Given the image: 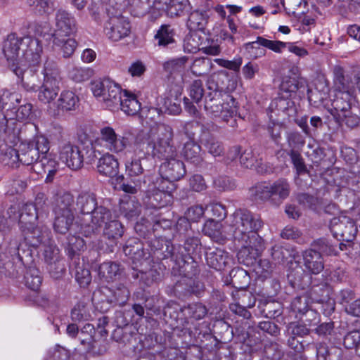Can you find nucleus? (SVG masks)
I'll list each match as a JSON object with an SVG mask.
<instances>
[{"mask_svg": "<svg viewBox=\"0 0 360 360\" xmlns=\"http://www.w3.org/2000/svg\"><path fill=\"white\" fill-rule=\"evenodd\" d=\"M123 251L134 264L139 263L141 266L144 264H150L152 262L150 254L145 252L143 244L137 238L127 241Z\"/></svg>", "mask_w": 360, "mask_h": 360, "instance_id": "obj_19", "label": "nucleus"}, {"mask_svg": "<svg viewBox=\"0 0 360 360\" xmlns=\"http://www.w3.org/2000/svg\"><path fill=\"white\" fill-rule=\"evenodd\" d=\"M124 165L126 174L130 177L139 176L143 173L144 169L140 158L131 156L125 160Z\"/></svg>", "mask_w": 360, "mask_h": 360, "instance_id": "obj_52", "label": "nucleus"}, {"mask_svg": "<svg viewBox=\"0 0 360 360\" xmlns=\"http://www.w3.org/2000/svg\"><path fill=\"white\" fill-rule=\"evenodd\" d=\"M271 183L262 182L257 184L252 188L256 199L267 200L273 198Z\"/></svg>", "mask_w": 360, "mask_h": 360, "instance_id": "obj_56", "label": "nucleus"}, {"mask_svg": "<svg viewBox=\"0 0 360 360\" xmlns=\"http://www.w3.org/2000/svg\"><path fill=\"white\" fill-rule=\"evenodd\" d=\"M231 219L229 226L234 241L241 246L238 259L245 265H251L265 249L264 240L257 233L263 223L258 216L247 210L235 211Z\"/></svg>", "mask_w": 360, "mask_h": 360, "instance_id": "obj_1", "label": "nucleus"}, {"mask_svg": "<svg viewBox=\"0 0 360 360\" xmlns=\"http://www.w3.org/2000/svg\"><path fill=\"white\" fill-rule=\"evenodd\" d=\"M56 136H58L59 158L71 169H80L83 165L82 155L79 148L65 139V129L60 125L54 126Z\"/></svg>", "mask_w": 360, "mask_h": 360, "instance_id": "obj_6", "label": "nucleus"}, {"mask_svg": "<svg viewBox=\"0 0 360 360\" xmlns=\"http://www.w3.org/2000/svg\"><path fill=\"white\" fill-rule=\"evenodd\" d=\"M208 18L207 11H194L189 14L187 27L191 31L202 30L207 22Z\"/></svg>", "mask_w": 360, "mask_h": 360, "instance_id": "obj_38", "label": "nucleus"}, {"mask_svg": "<svg viewBox=\"0 0 360 360\" xmlns=\"http://www.w3.org/2000/svg\"><path fill=\"white\" fill-rule=\"evenodd\" d=\"M62 41H56V39H53L54 45L60 47L64 58L70 57L75 51L77 43L75 39L70 37H61Z\"/></svg>", "mask_w": 360, "mask_h": 360, "instance_id": "obj_54", "label": "nucleus"}, {"mask_svg": "<svg viewBox=\"0 0 360 360\" xmlns=\"http://www.w3.org/2000/svg\"><path fill=\"white\" fill-rule=\"evenodd\" d=\"M302 86V79L292 78L291 76H285L281 82V91L286 93H295Z\"/></svg>", "mask_w": 360, "mask_h": 360, "instance_id": "obj_58", "label": "nucleus"}, {"mask_svg": "<svg viewBox=\"0 0 360 360\" xmlns=\"http://www.w3.org/2000/svg\"><path fill=\"white\" fill-rule=\"evenodd\" d=\"M163 108L169 115H177L181 112V98L177 96H168L164 99Z\"/></svg>", "mask_w": 360, "mask_h": 360, "instance_id": "obj_55", "label": "nucleus"}, {"mask_svg": "<svg viewBox=\"0 0 360 360\" xmlns=\"http://www.w3.org/2000/svg\"><path fill=\"white\" fill-rule=\"evenodd\" d=\"M202 231L205 235L218 240L222 238V224L220 221L209 219L205 222Z\"/></svg>", "mask_w": 360, "mask_h": 360, "instance_id": "obj_47", "label": "nucleus"}, {"mask_svg": "<svg viewBox=\"0 0 360 360\" xmlns=\"http://www.w3.org/2000/svg\"><path fill=\"white\" fill-rule=\"evenodd\" d=\"M288 42H283L278 40H269L262 37H258L255 41L245 44L246 49H253L256 48V45L262 46L269 50L276 53H281L287 47Z\"/></svg>", "mask_w": 360, "mask_h": 360, "instance_id": "obj_34", "label": "nucleus"}, {"mask_svg": "<svg viewBox=\"0 0 360 360\" xmlns=\"http://www.w3.org/2000/svg\"><path fill=\"white\" fill-rule=\"evenodd\" d=\"M22 38L18 37L15 34H10L4 42L3 52L7 60L11 63L12 70L18 66V58L20 50L23 48Z\"/></svg>", "mask_w": 360, "mask_h": 360, "instance_id": "obj_20", "label": "nucleus"}, {"mask_svg": "<svg viewBox=\"0 0 360 360\" xmlns=\"http://www.w3.org/2000/svg\"><path fill=\"white\" fill-rule=\"evenodd\" d=\"M13 72L21 77V82L23 88L27 91H36L39 86L37 75L32 70H24L19 66H16Z\"/></svg>", "mask_w": 360, "mask_h": 360, "instance_id": "obj_31", "label": "nucleus"}, {"mask_svg": "<svg viewBox=\"0 0 360 360\" xmlns=\"http://www.w3.org/2000/svg\"><path fill=\"white\" fill-rule=\"evenodd\" d=\"M174 190V185L173 183H169V185L160 183L158 186V191L150 197V203L155 207H165L171 202L172 192Z\"/></svg>", "mask_w": 360, "mask_h": 360, "instance_id": "obj_27", "label": "nucleus"}, {"mask_svg": "<svg viewBox=\"0 0 360 360\" xmlns=\"http://www.w3.org/2000/svg\"><path fill=\"white\" fill-rule=\"evenodd\" d=\"M39 217H40L39 212L36 211L34 205H33L32 203H26L23 206L22 212L19 215L20 229L36 223Z\"/></svg>", "mask_w": 360, "mask_h": 360, "instance_id": "obj_40", "label": "nucleus"}, {"mask_svg": "<svg viewBox=\"0 0 360 360\" xmlns=\"http://www.w3.org/2000/svg\"><path fill=\"white\" fill-rule=\"evenodd\" d=\"M27 3L33 11L39 14L48 13L53 8L51 0H27Z\"/></svg>", "mask_w": 360, "mask_h": 360, "instance_id": "obj_60", "label": "nucleus"}, {"mask_svg": "<svg viewBox=\"0 0 360 360\" xmlns=\"http://www.w3.org/2000/svg\"><path fill=\"white\" fill-rule=\"evenodd\" d=\"M309 297L306 295L298 296L295 297L291 303V309L295 313L296 317L302 319V316L305 319L303 321L309 325L316 324L318 319L317 313L309 309Z\"/></svg>", "mask_w": 360, "mask_h": 360, "instance_id": "obj_17", "label": "nucleus"}, {"mask_svg": "<svg viewBox=\"0 0 360 360\" xmlns=\"http://www.w3.org/2000/svg\"><path fill=\"white\" fill-rule=\"evenodd\" d=\"M25 242L30 246L39 248L51 238L49 228L43 224H33L20 229Z\"/></svg>", "mask_w": 360, "mask_h": 360, "instance_id": "obj_13", "label": "nucleus"}, {"mask_svg": "<svg viewBox=\"0 0 360 360\" xmlns=\"http://www.w3.org/2000/svg\"><path fill=\"white\" fill-rule=\"evenodd\" d=\"M90 89L99 102H102L110 110L119 109L120 94L122 89L110 79L93 81Z\"/></svg>", "mask_w": 360, "mask_h": 360, "instance_id": "obj_5", "label": "nucleus"}, {"mask_svg": "<svg viewBox=\"0 0 360 360\" xmlns=\"http://www.w3.org/2000/svg\"><path fill=\"white\" fill-rule=\"evenodd\" d=\"M274 6L279 8L281 5L288 13H295L302 6L307 4L305 0H274Z\"/></svg>", "mask_w": 360, "mask_h": 360, "instance_id": "obj_57", "label": "nucleus"}, {"mask_svg": "<svg viewBox=\"0 0 360 360\" xmlns=\"http://www.w3.org/2000/svg\"><path fill=\"white\" fill-rule=\"evenodd\" d=\"M111 219V211L104 206L98 205L87 217L82 219L80 233L85 237H91L98 233L101 227L105 226Z\"/></svg>", "mask_w": 360, "mask_h": 360, "instance_id": "obj_10", "label": "nucleus"}, {"mask_svg": "<svg viewBox=\"0 0 360 360\" xmlns=\"http://www.w3.org/2000/svg\"><path fill=\"white\" fill-rule=\"evenodd\" d=\"M39 159L38 152L34 148V143L22 142L19 145L18 161L23 165H30L35 164V166L39 165Z\"/></svg>", "mask_w": 360, "mask_h": 360, "instance_id": "obj_28", "label": "nucleus"}, {"mask_svg": "<svg viewBox=\"0 0 360 360\" xmlns=\"http://www.w3.org/2000/svg\"><path fill=\"white\" fill-rule=\"evenodd\" d=\"M75 279L81 287H86L91 281L90 271L82 266H77L75 271Z\"/></svg>", "mask_w": 360, "mask_h": 360, "instance_id": "obj_64", "label": "nucleus"}, {"mask_svg": "<svg viewBox=\"0 0 360 360\" xmlns=\"http://www.w3.org/2000/svg\"><path fill=\"white\" fill-rule=\"evenodd\" d=\"M79 103V97L75 92L70 90L63 91L57 101L54 103L56 109L53 115H58L60 112L74 110Z\"/></svg>", "mask_w": 360, "mask_h": 360, "instance_id": "obj_22", "label": "nucleus"}, {"mask_svg": "<svg viewBox=\"0 0 360 360\" xmlns=\"http://www.w3.org/2000/svg\"><path fill=\"white\" fill-rule=\"evenodd\" d=\"M330 228L335 237H340V240L345 241H352L357 233L354 221L346 215L332 219Z\"/></svg>", "mask_w": 360, "mask_h": 360, "instance_id": "obj_12", "label": "nucleus"}, {"mask_svg": "<svg viewBox=\"0 0 360 360\" xmlns=\"http://www.w3.org/2000/svg\"><path fill=\"white\" fill-rule=\"evenodd\" d=\"M136 139V145L148 155L158 159H169L176 155V149L172 144L173 130L165 124L159 123L152 127L142 143Z\"/></svg>", "mask_w": 360, "mask_h": 360, "instance_id": "obj_2", "label": "nucleus"}, {"mask_svg": "<svg viewBox=\"0 0 360 360\" xmlns=\"http://www.w3.org/2000/svg\"><path fill=\"white\" fill-rule=\"evenodd\" d=\"M97 206V200L94 193H82L77 198L76 209L84 215V218L87 217Z\"/></svg>", "mask_w": 360, "mask_h": 360, "instance_id": "obj_29", "label": "nucleus"}, {"mask_svg": "<svg viewBox=\"0 0 360 360\" xmlns=\"http://www.w3.org/2000/svg\"><path fill=\"white\" fill-rule=\"evenodd\" d=\"M119 97V108L125 114L135 115L140 111L141 103L134 94L128 90H122Z\"/></svg>", "mask_w": 360, "mask_h": 360, "instance_id": "obj_24", "label": "nucleus"}, {"mask_svg": "<svg viewBox=\"0 0 360 360\" xmlns=\"http://www.w3.org/2000/svg\"><path fill=\"white\" fill-rule=\"evenodd\" d=\"M95 4L99 3L104 7L108 19L104 24L103 31L105 36L112 41H118L131 33L129 20L122 15V0H93Z\"/></svg>", "mask_w": 360, "mask_h": 360, "instance_id": "obj_4", "label": "nucleus"}, {"mask_svg": "<svg viewBox=\"0 0 360 360\" xmlns=\"http://www.w3.org/2000/svg\"><path fill=\"white\" fill-rule=\"evenodd\" d=\"M44 82L38 89V100L48 104L53 101L58 96V70L55 63L46 61L43 69Z\"/></svg>", "mask_w": 360, "mask_h": 360, "instance_id": "obj_8", "label": "nucleus"}, {"mask_svg": "<svg viewBox=\"0 0 360 360\" xmlns=\"http://www.w3.org/2000/svg\"><path fill=\"white\" fill-rule=\"evenodd\" d=\"M205 110L207 115L229 123L237 114V102L212 79L207 82Z\"/></svg>", "mask_w": 360, "mask_h": 360, "instance_id": "obj_3", "label": "nucleus"}, {"mask_svg": "<svg viewBox=\"0 0 360 360\" xmlns=\"http://www.w3.org/2000/svg\"><path fill=\"white\" fill-rule=\"evenodd\" d=\"M34 148L38 152V155H41L39 165L46 173V181H51L58 169V162L56 160L54 155L50 153L49 142L44 136L37 137L34 143Z\"/></svg>", "mask_w": 360, "mask_h": 360, "instance_id": "obj_11", "label": "nucleus"}, {"mask_svg": "<svg viewBox=\"0 0 360 360\" xmlns=\"http://www.w3.org/2000/svg\"><path fill=\"white\" fill-rule=\"evenodd\" d=\"M199 245L200 240L198 238H189L184 243L185 254L183 252L175 254L168 251L165 257L169 255L172 259L180 266L181 271L186 274V276L191 278L198 272L197 263L194 261L193 255L197 252Z\"/></svg>", "mask_w": 360, "mask_h": 360, "instance_id": "obj_9", "label": "nucleus"}, {"mask_svg": "<svg viewBox=\"0 0 360 360\" xmlns=\"http://www.w3.org/2000/svg\"><path fill=\"white\" fill-rule=\"evenodd\" d=\"M273 265L266 259H260L258 262L257 267L255 268V272L258 277L262 280H264L271 275L273 272Z\"/></svg>", "mask_w": 360, "mask_h": 360, "instance_id": "obj_61", "label": "nucleus"}, {"mask_svg": "<svg viewBox=\"0 0 360 360\" xmlns=\"http://www.w3.org/2000/svg\"><path fill=\"white\" fill-rule=\"evenodd\" d=\"M206 261L210 267L221 271L229 263V253L224 250L217 248L206 253Z\"/></svg>", "mask_w": 360, "mask_h": 360, "instance_id": "obj_30", "label": "nucleus"}, {"mask_svg": "<svg viewBox=\"0 0 360 360\" xmlns=\"http://www.w3.org/2000/svg\"><path fill=\"white\" fill-rule=\"evenodd\" d=\"M97 170L102 175L114 177L119 172L118 161L113 155L107 153L98 159Z\"/></svg>", "mask_w": 360, "mask_h": 360, "instance_id": "obj_25", "label": "nucleus"}, {"mask_svg": "<svg viewBox=\"0 0 360 360\" xmlns=\"http://www.w3.org/2000/svg\"><path fill=\"white\" fill-rule=\"evenodd\" d=\"M276 107L279 110L285 112L288 117H294L297 113V108L292 101L279 98L276 100Z\"/></svg>", "mask_w": 360, "mask_h": 360, "instance_id": "obj_63", "label": "nucleus"}, {"mask_svg": "<svg viewBox=\"0 0 360 360\" xmlns=\"http://www.w3.org/2000/svg\"><path fill=\"white\" fill-rule=\"evenodd\" d=\"M25 285L32 290L37 291L41 286L42 278L38 269L29 267L24 276Z\"/></svg>", "mask_w": 360, "mask_h": 360, "instance_id": "obj_44", "label": "nucleus"}, {"mask_svg": "<svg viewBox=\"0 0 360 360\" xmlns=\"http://www.w3.org/2000/svg\"><path fill=\"white\" fill-rule=\"evenodd\" d=\"M200 141L208 153L214 157L220 156L224 152L221 142L211 134L204 133L200 137Z\"/></svg>", "mask_w": 360, "mask_h": 360, "instance_id": "obj_39", "label": "nucleus"}, {"mask_svg": "<svg viewBox=\"0 0 360 360\" xmlns=\"http://www.w3.org/2000/svg\"><path fill=\"white\" fill-rule=\"evenodd\" d=\"M43 250V256L45 262L49 265V270L51 276L58 278L60 277L64 271L63 266L60 264V250L54 243L52 238L46 244L40 245Z\"/></svg>", "mask_w": 360, "mask_h": 360, "instance_id": "obj_15", "label": "nucleus"}, {"mask_svg": "<svg viewBox=\"0 0 360 360\" xmlns=\"http://www.w3.org/2000/svg\"><path fill=\"white\" fill-rule=\"evenodd\" d=\"M74 199L73 196L69 193H65L59 195L56 200L54 212L58 214H73Z\"/></svg>", "mask_w": 360, "mask_h": 360, "instance_id": "obj_45", "label": "nucleus"}, {"mask_svg": "<svg viewBox=\"0 0 360 360\" xmlns=\"http://www.w3.org/2000/svg\"><path fill=\"white\" fill-rule=\"evenodd\" d=\"M334 85L336 91H353L354 84L350 77L345 75L344 70L340 66H336L333 70Z\"/></svg>", "mask_w": 360, "mask_h": 360, "instance_id": "obj_36", "label": "nucleus"}, {"mask_svg": "<svg viewBox=\"0 0 360 360\" xmlns=\"http://www.w3.org/2000/svg\"><path fill=\"white\" fill-rule=\"evenodd\" d=\"M205 210V208L201 205H195L188 207L185 213L186 217L180 218L176 223L178 230L180 231L181 227L187 229L190 226L189 221H198L204 215Z\"/></svg>", "mask_w": 360, "mask_h": 360, "instance_id": "obj_33", "label": "nucleus"}, {"mask_svg": "<svg viewBox=\"0 0 360 360\" xmlns=\"http://www.w3.org/2000/svg\"><path fill=\"white\" fill-rule=\"evenodd\" d=\"M110 291L112 294L110 302H116L121 306L125 304L130 296L129 289L122 283L117 284Z\"/></svg>", "mask_w": 360, "mask_h": 360, "instance_id": "obj_50", "label": "nucleus"}, {"mask_svg": "<svg viewBox=\"0 0 360 360\" xmlns=\"http://www.w3.org/2000/svg\"><path fill=\"white\" fill-rule=\"evenodd\" d=\"M140 207V204L130 196H124L120 200V210L129 219H133L139 215Z\"/></svg>", "mask_w": 360, "mask_h": 360, "instance_id": "obj_35", "label": "nucleus"}, {"mask_svg": "<svg viewBox=\"0 0 360 360\" xmlns=\"http://www.w3.org/2000/svg\"><path fill=\"white\" fill-rule=\"evenodd\" d=\"M124 232L123 225L116 219H111L105 224L103 229V235L108 239L116 240L123 236Z\"/></svg>", "mask_w": 360, "mask_h": 360, "instance_id": "obj_43", "label": "nucleus"}, {"mask_svg": "<svg viewBox=\"0 0 360 360\" xmlns=\"http://www.w3.org/2000/svg\"><path fill=\"white\" fill-rule=\"evenodd\" d=\"M22 56L30 64L35 65L39 63L43 51L41 41L30 36L22 37Z\"/></svg>", "mask_w": 360, "mask_h": 360, "instance_id": "obj_18", "label": "nucleus"}, {"mask_svg": "<svg viewBox=\"0 0 360 360\" xmlns=\"http://www.w3.org/2000/svg\"><path fill=\"white\" fill-rule=\"evenodd\" d=\"M181 153L187 161L195 165H198L202 162L201 146L193 141L186 142Z\"/></svg>", "mask_w": 360, "mask_h": 360, "instance_id": "obj_32", "label": "nucleus"}, {"mask_svg": "<svg viewBox=\"0 0 360 360\" xmlns=\"http://www.w3.org/2000/svg\"><path fill=\"white\" fill-rule=\"evenodd\" d=\"M94 145L95 147H103L111 153H122L127 158L129 151L127 149L130 145V141L127 136L118 135L112 127H105L101 129Z\"/></svg>", "mask_w": 360, "mask_h": 360, "instance_id": "obj_7", "label": "nucleus"}, {"mask_svg": "<svg viewBox=\"0 0 360 360\" xmlns=\"http://www.w3.org/2000/svg\"><path fill=\"white\" fill-rule=\"evenodd\" d=\"M122 273L120 265L113 262H106L98 267V275L106 281H113L119 278Z\"/></svg>", "mask_w": 360, "mask_h": 360, "instance_id": "obj_37", "label": "nucleus"}, {"mask_svg": "<svg viewBox=\"0 0 360 360\" xmlns=\"http://www.w3.org/2000/svg\"><path fill=\"white\" fill-rule=\"evenodd\" d=\"M272 195L278 200L283 201L289 196L290 186L285 179H278L271 183Z\"/></svg>", "mask_w": 360, "mask_h": 360, "instance_id": "obj_42", "label": "nucleus"}, {"mask_svg": "<svg viewBox=\"0 0 360 360\" xmlns=\"http://www.w3.org/2000/svg\"><path fill=\"white\" fill-rule=\"evenodd\" d=\"M240 162L244 167L252 169L259 164V158L251 149H247L240 155Z\"/></svg>", "mask_w": 360, "mask_h": 360, "instance_id": "obj_59", "label": "nucleus"}, {"mask_svg": "<svg viewBox=\"0 0 360 360\" xmlns=\"http://www.w3.org/2000/svg\"><path fill=\"white\" fill-rule=\"evenodd\" d=\"M188 58L182 56L169 60L164 63L165 70L170 74L183 73L186 68Z\"/></svg>", "mask_w": 360, "mask_h": 360, "instance_id": "obj_51", "label": "nucleus"}, {"mask_svg": "<svg viewBox=\"0 0 360 360\" xmlns=\"http://www.w3.org/2000/svg\"><path fill=\"white\" fill-rule=\"evenodd\" d=\"M174 30L170 27V26L163 25L157 31L155 35V40L157 41V44L159 46L165 47L174 42Z\"/></svg>", "mask_w": 360, "mask_h": 360, "instance_id": "obj_46", "label": "nucleus"}, {"mask_svg": "<svg viewBox=\"0 0 360 360\" xmlns=\"http://www.w3.org/2000/svg\"><path fill=\"white\" fill-rule=\"evenodd\" d=\"M147 266H150V264H144L140 270L134 268L132 277L135 279L139 278L146 285H150L160 279V264L153 262L149 269H147Z\"/></svg>", "mask_w": 360, "mask_h": 360, "instance_id": "obj_23", "label": "nucleus"}, {"mask_svg": "<svg viewBox=\"0 0 360 360\" xmlns=\"http://www.w3.org/2000/svg\"><path fill=\"white\" fill-rule=\"evenodd\" d=\"M352 94L353 91H336L330 110L334 120H340L342 118L341 113H347L350 110Z\"/></svg>", "mask_w": 360, "mask_h": 360, "instance_id": "obj_21", "label": "nucleus"}, {"mask_svg": "<svg viewBox=\"0 0 360 360\" xmlns=\"http://www.w3.org/2000/svg\"><path fill=\"white\" fill-rule=\"evenodd\" d=\"M56 217L53 223V229L56 232L65 234L70 229L75 219L74 214H58L55 213Z\"/></svg>", "mask_w": 360, "mask_h": 360, "instance_id": "obj_41", "label": "nucleus"}, {"mask_svg": "<svg viewBox=\"0 0 360 360\" xmlns=\"http://www.w3.org/2000/svg\"><path fill=\"white\" fill-rule=\"evenodd\" d=\"M160 173L162 178L161 183L169 185V183L179 181L186 173L184 163L174 157L166 159L160 167Z\"/></svg>", "mask_w": 360, "mask_h": 360, "instance_id": "obj_16", "label": "nucleus"}, {"mask_svg": "<svg viewBox=\"0 0 360 360\" xmlns=\"http://www.w3.org/2000/svg\"><path fill=\"white\" fill-rule=\"evenodd\" d=\"M55 29L52 34L53 39L61 41V37H70L76 31L75 18L68 11L59 9L56 13Z\"/></svg>", "mask_w": 360, "mask_h": 360, "instance_id": "obj_14", "label": "nucleus"}, {"mask_svg": "<svg viewBox=\"0 0 360 360\" xmlns=\"http://www.w3.org/2000/svg\"><path fill=\"white\" fill-rule=\"evenodd\" d=\"M271 255L273 259L279 264L284 262L288 257H292L295 262H297L296 259L299 257L297 252L291 253L289 250L278 245H275L272 247Z\"/></svg>", "mask_w": 360, "mask_h": 360, "instance_id": "obj_49", "label": "nucleus"}, {"mask_svg": "<svg viewBox=\"0 0 360 360\" xmlns=\"http://www.w3.org/2000/svg\"><path fill=\"white\" fill-rule=\"evenodd\" d=\"M19 148L17 150L7 144L0 145V160L6 165L18 162Z\"/></svg>", "mask_w": 360, "mask_h": 360, "instance_id": "obj_53", "label": "nucleus"}, {"mask_svg": "<svg viewBox=\"0 0 360 360\" xmlns=\"http://www.w3.org/2000/svg\"><path fill=\"white\" fill-rule=\"evenodd\" d=\"M302 257L304 266L310 273L318 274L323 271V261L320 252L313 249L307 250L303 252Z\"/></svg>", "mask_w": 360, "mask_h": 360, "instance_id": "obj_26", "label": "nucleus"}, {"mask_svg": "<svg viewBox=\"0 0 360 360\" xmlns=\"http://www.w3.org/2000/svg\"><path fill=\"white\" fill-rule=\"evenodd\" d=\"M212 62L207 58H197L190 65V70L195 76H202L211 70Z\"/></svg>", "mask_w": 360, "mask_h": 360, "instance_id": "obj_48", "label": "nucleus"}, {"mask_svg": "<svg viewBox=\"0 0 360 360\" xmlns=\"http://www.w3.org/2000/svg\"><path fill=\"white\" fill-rule=\"evenodd\" d=\"M90 314L88 312L86 306L83 302L77 303L71 311V318L74 321H86L89 319Z\"/></svg>", "mask_w": 360, "mask_h": 360, "instance_id": "obj_62", "label": "nucleus"}]
</instances>
